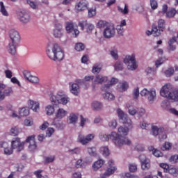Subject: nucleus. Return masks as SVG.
I'll return each mask as SVG.
<instances>
[{
  "label": "nucleus",
  "mask_w": 178,
  "mask_h": 178,
  "mask_svg": "<svg viewBox=\"0 0 178 178\" xmlns=\"http://www.w3.org/2000/svg\"><path fill=\"white\" fill-rule=\"evenodd\" d=\"M47 55L51 60H62L65 57V53L62 50V47L59 44H48L46 50Z\"/></svg>",
  "instance_id": "f257e3e1"
},
{
  "label": "nucleus",
  "mask_w": 178,
  "mask_h": 178,
  "mask_svg": "<svg viewBox=\"0 0 178 178\" xmlns=\"http://www.w3.org/2000/svg\"><path fill=\"white\" fill-rule=\"evenodd\" d=\"M160 95L172 102H178V89L173 90V86L170 84L163 86L160 90Z\"/></svg>",
  "instance_id": "f03ea898"
},
{
  "label": "nucleus",
  "mask_w": 178,
  "mask_h": 178,
  "mask_svg": "<svg viewBox=\"0 0 178 178\" xmlns=\"http://www.w3.org/2000/svg\"><path fill=\"white\" fill-rule=\"evenodd\" d=\"M128 126L126 127V125L120 126L118 129V136L116 137L117 140H120V141L122 143L120 145V147L123 145H130L131 144V140H130L126 136L129 134V131H130V129Z\"/></svg>",
  "instance_id": "7ed1b4c3"
},
{
  "label": "nucleus",
  "mask_w": 178,
  "mask_h": 178,
  "mask_svg": "<svg viewBox=\"0 0 178 178\" xmlns=\"http://www.w3.org/2000/svg\"><path fill=\"white\" fill-rule=\"evenodd\" d=\"M123 63L126 65L128 70L134 71L138 67V63L136 60V54L127 55L123 58Z\"/></svg>",
  "instance_id": "20e7f679"
},
{
  "label": "nucleus",
  "mask_w": 178,
  "mask_h": 178,
  "mask_svg": "<svg viewBox=\"0 0 178 178\" xmlns=\"http://www.w3.org/2000/svg\"><path fill=\"white\" fill-rule=\"evenodd\" d=\"M116 137H118V133L115 131L111 132V134H102L99 136L102 141H109V140H112L116 147H120L122 145L120 139H117Z\"/></svg>",
  "instance_id": "39448f33"
},
{
  "label": "nucleus",
  "mask_w": 178,
  "mask_h": 178,
  "mask_svg": "<svg viewBox=\"0 0 178 178\" xmlns=\"http://www.w3.org/2000/svg\"><path fill=\"white\" fill-rule=\"evenodd\" d=\"M152 136H154V137H156V136H159V138L160 141L166 140V138H168V136L165 132V128L163 127H158L156 125H152Z\"/></svg>",
  "instance_id": "423d86ee"
},
{
  "label": "nucleus",
  "mask_w": 178,
  "mask_h": 178,
  "mask_svg": "<svg viewBox=\"0 0 178 178\" xmlns=\"http://www.w3.org/2000/svg\"><path fill=\"white\" fill-rule=\"evenodd\" d=\"M140 95L142 97H145L149 104H154V101H155L156 98V90L155 89H150L149 90L147 88H144L140 92Z\"/></svg>",
  "instance_id": "0eeeda50"
},
{
  "label": "nucleus",
  "mask_w": 178,
  "mask_h": 178,
  "mask_svg": "<svg viewBox=\"0 0 178 178\" xmlns=\"http://www.w3.org/2000/svg\"><path fill=\"white\" fill-rule=\"evenodd\" d=\"M116 112L122 123H123V124H128L129 129H133V124L131 123V120L129 118L127 114L123 112V110H122V108H118Z\"/></svg>",
  "instance_id": "6e6552de"
},
{
  "label": "nucleus",
  "mask_w": 178,
  "mask_h": 178,
  "mask_svg": "<svg viewBox=\"0 0 178 178\" xmlns=\"http://www.w3.org/2000/svg\"><path fill=\"white\" fill-rule=\"evenodd\" d=\"M65 31L67 34H72V37L74 38L80 34V31L77 29H74V23L72 21L65 22Z\"/></svg>",
  "instance_id": "1a4fd4ad"
},
{
  "label": "nucleus",
  "mask_w": 178,
  "mask_h": 178,
  "mask_svg": "<svg viewBox=\"0 0 178 178\" xmlns=\"http://www.w3.org/2000/svg\"><path fill=\"white\" fill-rule=\"evenodd\" d=\"M159 13L165 15V17L168 19H172L174 16H176V9L174 8L168 9V5L163 4L162 6L161 11H160Z\"/></svg>",
  "instance_id": "9d476101"
},
{
  "label": "nucleus",
  "mask_w": 178,
  "mask_h": 178,
  "mask_svg": "<svg viewBox=\"0 0 178 178\" xmlns=\"http://www.w3.org/2000/svg\"><path fill=\"white\" fill-rule=\"evenodd\" d=\"M0 148L3 151L4 155H12L13 154V147L9 145V143L6 141L0 142Z\"/></svg>",
  "instance_id": "9b49d317"
},
{
  "label": "nucleus",
  "mask_w": 178,
  "mask_h": 178,
  "mask_svg": "<svg viewBox=\"0 0 178 178\" xmlns=\"http://www.w3.org/2000/svg\"><path fill=\"white\" fill-rule=\"evenodd\" d=\"M11 147L13 149H17V152H20L24 149V142H22L19 138H14L11 141Z\"/></svg>",
  "instance_id": "f8f14e48"
},
{
  "label": "nucleus",
  "mask_w": 178,
  "mask_h": 178,
  "mask_svg": "<svg viewBox=\"0 0 178 178\" xmlns=\"http://www.w3.org/2000/svg\"><path fill=\"white\" fill-rule=\"evenodd\" d=\"M95 135L94 134H90L85 136L84 135L79 134L78 136V142L82 144V145H86L90 141L94 140Z\"/></svg>",
  "instance_id": "ddd939ff"
},
{
  "label": "nucleus",
  "mask_w": 178,
  "mask_h": 178,
  "mask_svg": "<svg viewBox=\"0 0 178 178\" xmlns=\"http://www.w3.org/2000/svg\"><path fill=\"white\" fill-rule=\"evenodd\" d=\"M161 107L165 111H168L170 113L175 115V116H178V111L175 108H170V102L168 99H165L161 102Z\"/></svg>",
  "instance_id": "4468645a"
},
{
  "label": "nucleus",
  "mask_w": 178,
  "mask_h": 178,
  "mask_svg": "<svg viewBox=\"0 0 178 178\" xmlns=\"http://www.w3.org/2000/svg\"><path fill=\"white\" fill-rule=\"evenodd\" d=\"M10 42L20 44V34L16 29H11L9 31Z\"/></svg>",
  "instance_id": "2eb2a0df"
},
{
  "label": "nucleus",
  "mask_w": 178,
  "mask_h": 178,
  "mask_svg": "<svg viewBox=\"0 0 178 178\" xmlns=\"http://www.w3.org/2000/svg\"><path fill=\"white\" fill-rule=\"evenodd\" d=\"M26 143H29L28 148L31 152H34L37 151V143H35V136L32 135L29 136L26 140Z\"/></svg>",
  "instance_id": "dca6fc26"
},
{
  "label": "nucleus",
  "mask_w": 178,
  "mask_h": 178,
  "mask_svg": "<svg viewBox=\"0 0 178 178\" xmlns=\"http://www.w3.org/2000/svg\"><path fill=\"white\" fill-rule=\"evenodd\" d=\"M87 9H88V3L86 1L81 0L75 5V12L76 13L84 12Z\"/></svg>",
  "instance_id": "f3484780"
},
{
  "label": "nucleus",
  "mask_w": 178,
  "mask_h": 178,
  "mask_svg": "<svg viewBox=\"0 0 178 178\" xmlns=\"http://www.w3.org/2000/svg\"><path fill=\"white\" fill-rule=\"evenodd\" d=\"M65 34L63 31V26L61 24H56L53 31V35L55 38H62Z\"/></svg>",
  "instance_id": "a211bd4d"
},
{
  "label": "nucleus",
  "mask_w": 178,
  "mask_h": 178,
  "mask_svg": "<svg viewBox=\"0 0 178 178\" xmlns=\"http://www.w3.org/2000/svg\"><path fill=\"white\" fill-rule=\"evenodd\" d=\"M106 81H108V77L104 75L99 74L97 75L93 79L92 82V86L93 88H95V86H97V84H104V83H106Z\"/></svg>",
  "instance_id": "6ab92c4d"
},
{
  "label": "nucleus",
  "mask_w": 178,
  "mask_h": 178,
  "mask_svg": "<svg viewBox=\"0 0 178 178\" xmlns=\"http://www.w3.org/2000/svg\"><path fill=\"white\" fill-rule=\"evenodd\" d=\"M17 17L19 20L22 22V23L27 24L30 22L31 17L29 13H26L24 11H20L17 13Z\"/></svg>",
  "instance_id": "aec40b11"
},
{
  "label": "nucleus",
  "mask_w": 178,
  "mask_h": 178,
  "mask_svg": "<svg viewBox=\"0 0 178 178\" xmlns=\"http://www.w3.org/2000/svg\"><path fill=\"white\" fill-rule=\"evenodd\" d=\"M78 26L79 27H81V30H84V29H86L88 33L92 31V30L95 27V26H94V24H92L91 23H88V22H87V20H83V21L79 22L78 24Z\"/></svg>",
  "instance_id": "412c9836"
},
{
  "label": "nucleus",
  "mask_w": 178,
  "mask_h": 178,
  "mask_svg": "<svg viewBox=\"0 0 178 178\" xmlns=\"http://www.w3.org/2000/svg\"><path fill=\"white\" fill-rule=\"evenodd\" d=\"M108 167L104 172V176H111V175H113L115 172H116V166H115V162L113 160H109L108 162Z\"/></svg>",
  "instance_id": "4be33fe9"
},
{
  "label": "nucleus",
  "mask_w": 178,
  "mask_h": 178,
  "mask_svg": "<svg viewBox=\"0 0 178 178\" xmlns=\"http://www.w3.org/2000/svg\"><path fill=\"white\" fill-rule=\"evenodd\" d=\"M115 33L116 31H115V27L113 26L106 27L103 33L105 38H112V37L115 36Z\"/></svg>",
  "instance_id": "5701e85b"
},
{
  "label": "nucleus",
  "mask_w": 178,
  "mask_h": 178,
  "mask_svg": "<svg viewBox=\"0 0 178 178\" xmlns=\"http://www.w3.org/2000/svg\"><path fill=\"white\" fill-rule=\"evenodd\" d=\"M0 90L3 91L5 97H10L13 95V88L1 83H0Z\"/></svg>",
  "instance_id": "b1692460"
},
{
  "label": "nucleus",
  "mask_w": 178,
  "mask_h": 178,
  "mask_svg": "<svg viewBox=\"0 0 178 178\" xmlns=\"http://www.w3.org/2000/svg\"><path fill=\"white\" fill-rule=\"evenodd\" d=\"M54 113L55 119H57L58 120H62L63 118H66V115H67V111L63 108H58Z\"/></svg>",
  "instance_id": "393cba45"
},
{
  "label": "nucleus",
  "mask_w": 178,
  "mask_h": 178,
  "mask_svg": "<svg viewBox=\"0 0 178 178\" xmlns=\"http://www.w3.org/2000/svg\"><path fill=\"white\" fill-rule=\"evenodd\" d=\"M19 43H15L13 42H10L8 46L7 47L8 51L11 55H15L16 51L17 49V47H19Z\"/></svg>",
  "instance_id": "a878e982"
},
{
  "label": "nucleus",
  "mask_w": 178,
  "mask_h": 178,
  "mask_svg": "<svg viewBox=\"0 0 178 178\" xmlns=\"http://www.w3.org/2000/svg\"><path fill=\"white\" fill-rule=\"evenodd\" d=\"M29 105L33 112H38L40 111V103L34 100H29Z\"/></svg>",
  "instance_id": "bb28decb"
},
{
  "label": "nucleus",
  "mask_w": 178,
  "mask_h": 178,
  "mask_svg": "<svg viewBox=\"0 0 178 178\" xmlns=\"http://www.w3.org/2000/svg\"><path fill=\"white\" fill-rule=\"evenodd\" d=\"M70 92L74 95H79L80 94V87L77 83H72L70 87Z\"/></svg>",
  "instance_id": "cd10ccee"
},
{
  "label": "nucleus",
  "mask_w": 178,
  "mask_h": 178,
  "mask_svg": "<svg viewBox=\"0 0 178 178\" xmlns=\"http://www.w3.org/2000/svg\"><path fill=\"white\" fill-rule=\"evenodd\" d=\"M126 24V20L123 19L121 21L120 24L116 26V30L119 35H123V33H124V28L123 27H124Z\"/></svg>",
  "instance_id": "c85d7f7f"
},
{
  "label": "nucleus",
  "mask_w": 178,
  "mask_h": 178,
  "mask_svg": "<svg viewBox=\"0 0 178 178\" xmlns=\"http://www.w3.org/2000/svg\"><path fill=\"white\" fill-rule=\"evenodd\" d=\"M118 88L120 92H124V91H127L129 89V83L125 81L120 82L118 85Z\"/></svg>",
  "instance_id": "c756f323"
},
{
  "label": "nucleus",
  "mask_w": 178,
  "mask_h": 178,
  "mask_svg": "<svg viewBox=\"0 0 178 178\" xmlns=\"http://www.w3.org/2000/svg\"><path fill=\"white\" fill-rule=\"evenodd\" d=\"M78 119H79V115H77V114L71 113L70 114L67 122V123H69V124H74V123H77Z\"/></svg>",
  "instance_id": "7c9ffc66"
},
{
  "label": "nucleus",
  "mask_w": 178,
  "mask_h": 178,
  "mask_svg": "<svg viewBox=\"0 0 178 178\" xmlns=\"http://www.w3.org/2000/svg\"><path fill=\"white\" fill-rule=\"evenodd\" d=\"M62 95H60V92H58L56 95L51 94L49 96V100L51 104H58L59 103V98Z\"/></svg>",
  "instance_id": "2f4dec72"
},
{
  "label": "nucleus",
  "mask_w": 178,
  "mask_h": 178,
  "mask_svg": "<svg viewBox=\"0 0 178 178\" xmlns=\"http://www.w3.org/2000/svg\"><path fill=\"white\" fill-rule=\"evenodd\" d=\"M149 152H152V154H153V155L154 156H156V158H159L161 156H163V154H162V152H161V150H158L156 149H155L154 147L150 146L148 148Z\"/></svg>",
  "instance_id": "473e14b6"
},
{
  "label": "nucleus",
  "mask_w": 178,
  "mask_h": 178,
  "mask_svg": "<svg viewBox=\"0 0 178 178\" xmlns=\"http://www.w3.org/2000/svg\"><path fill=\"white\" fill-rule=\"evenodd\" d=\"M45 113L47 116H52L55 113V106L52 104H48L45 106Z\"/></svg>",
  "instance_id": "72a5a7b5"
},
{
  "label": "nucleus",
  "mask_w": 178,
  "mask_h": 178,
  "mask_svg": "<svg viewBox=\"0 0 178 178\" xmlns=\"http://www.w3.org/2000/svg\"><path fill=\"white\" fill-rule=\"evenodd\" d=\"M60 98L58 100V104H61V105H66L67 102H69V97L65 95L63 92H60Z\"/></svg>",
  "instance_id": "f704fd0d"
},
{
  "label": "nucleus",
  "mask_w": 178,
  "mask_h": 178,
  "mask_svg": "<svg viewBox=\"0 0 178 178\" xmlns=\"http://www.w3.org/2000/svg\"><path fill=\"white\" fill-rule=\"evenodd\" d=\"M104 163H105V161L103 159L97 160L92 165L93 170H95V172H97L98 169L102 168V166L104 165Z\"/></svg>",
  "instance_id": "c9c22d12"
},
{
  "label": "nucleus",
  "mask_w": 178,
  "mask_h": 178,
  "mask_svg": "<svg viewBox=\"0 0 178 178\" xmlns=\"http://www.w3.org/2000/svg\"><path fill=\"white\" fill-rule=\"evenodd\" d=\"M118 81L119 80L118 79L112 78L110 81V84L103 86L102 88V90L103 91H107V90H109V87H111V86H113V84H116L117 83H118Z\"/></svg>",
  "instance_id": "e433bc0d"
},
{
  "label": "nucleus",
  "mask_w": 178,
  "mask_h": 178,
  "mask_svg": "<svg viewBox=\"0 0 178 178\" xmlns=\"http://www.w3.org/2000/svg\"><path fill=\"white\" fill-rule=\"evenodd\" d=\"M92 108L95 111H101L104 108V104L101 102L95 101L92 103Z\"/></svg>",
  "instance_id": "4c0bfd02"
},
{
  "label": "nucleus",
  "mask_w": 178,
  "mask_h": 178,
  "mask_svg": "<svg viewBox=\"0 0 178 178\" xmlns=\"http://www.w3.org/2000/svg\"><path fill=\"white\" fill-rule=\"evenodd\" d=\"M165 77H172L175 74V68L173 67H170L163 72Z\"/></svg>",
  "instance_id": "58836bf2"
},
{
  "label": "nucleus",
  "mask_w": 178,
  "mask_h": 178,
  "mask_svg": "<svg viewBox=\"0 0 178 178\" xmlns=\"http://www.w3.org/2000/svg\"><path fill=\"white\" fill-rule=\"evenodd\" d=\"M9 133L10 136L16 137V136H19V133H20V129L17 127H12L9 131Z\"/></svg>",
  "instance_id": "ea45409f"
},
{
  "label": "nucleus",
  "mask_w": 178,
  "mask_h": 178,
  "mask_svg": "<svg viewBox=\"0 0 178 178\" xmlns=\"http://www.w3.org/2000/svg\"><path fill=\"white\" fill-rule=\"evenodd\" d=\"M8 109V114L11 118H19V115H17V113H16V111H15V108L11 105H8L7 106Z\"/></svg>",
  "instance_id": "a19ab883"
},
{
  "label": "nucleus",
  "mask_w": 178,
  "mask_h": 178,
  "mask_svg": "<svg viewBox=\"0 0 178 178\" xmlns=\"http://www.w3.org/2000/svg\"><path fill=\"white\" fill-rule=\"evenodd\" d=\"M117 9L120 13H122V15H127L129 14V6L127 4L124 5V8L120 7V6H118Z\"/></svg>",
  "instance_id": "79ce46f5"
},
{
  "label": "nucleus",
  "mask_w": 178,
  "mask_h": 178,
  "mask_svg": "<svg viewBox=\"0 0 178 178\" xmlns=\"http://www.w3.org/2000/svg\"><path fill=\"white\" fill-rule=\"evenodd\" d=\"M104 99L106 101H114L115 95L109 92H107L103 95Z\"/></svg>",
  "instance_id": "37998d69"
},
{
  "label": "nucleus",
  "mask_w": 178,
  "mask_h": 178,
  "mask_svg": "<svg viewBox=\"0 0 178 178\" xmlns=\"http://www.w3.org/2000/svg\"><path fill=\"white\" fill-rule=\"evenodd\" d=\"M118 54H119V51H118V49H112L110 51V54L114 60H118L119 59Z\"/></svg>",
  "instance_id": "c03bdc74"
},
{
  "label": "nucleus",
  "mask_w": 178,
  "mask_h": 178,
  "mask_svg": "<svg viewBox=\"0 0 178 178\" xmlns=\"http://www.w3.org/2000/svg\"><path fill=\"white\" fill-rule=\"evenodd\" d=\"M123 63L122 61H116V63L114 65V69L116 72H120L123 70Z\"/></svg>",
  "instance_id": "a18cd8bd"
},
{
  "label": "nucleus",
  "mask_w": 178,
  "mask_h": 178,
  "mask_svg": "<svg viewBox=\"0 0 178 178\" xmlns=\"http://www.w3.org/2000/svg\"><path fill=\"white\" fill-rule=\"evenodd\" d=\"M168 60V58L166 57H161L157 59L155 62V66L156 68L159 67L161 65H163L165 62Z\"/></svg>",
  "instance_id": "49530a36"
},
{
  "label": "nucleus",
  "mask_w": 178,
  "mask_h": 178,
  "mask_svg": "<svg viewBox=\"0 0 178 178\" xmlns=\"http://www.w3.org/2000/svg\"><path fill=\"white\" fill-rule=\"evenodd\" d=\"M100 152L104 156H109V154H111L109 152V148L106 146H102L100 147Z\"/></svg>",
  "instance_id": "de8ad7c7"
},
{
  "label": "nucleus",
  "mask_w": 178,
  "mask_h": 178,
  "mask_svg": "<svg viewBox=\"0 0 178 178\" xmlns=\"http://www.w3.org/2000/svg\"><path fill=\"white\" fill-rule=\"evenodd\" d=\"M149 160H146V161L140 163L141 169H143V170H148L149 168H151V164L149 163Z\"/></svg>",
  "instance_id": "09e8293b"
},
{
  "label": "nucleus",
  "mask_w": 178,
  "mask_h": 178,
  "mask_svg": "<svg viewBox=\"0 0 178 178\" xmlns=\"http://www.w3.org/2000/svg\"><path fill=\"white\" fill-rule=\"evenodd\" d=\"M0 12L3 15V16H9V13L5 8V5H3V2H0Z\"/></svg>",
  "instance_id": "8fccbe9b"
},
{
  "label": "nucleus",
  "mask_w": 178,
  "mask_h": 178,
  "mask_svg": "<svg viewBox=\"0 0 178 178\" xmlns=\"http://www.w3.org/2000/svg\"><path fill=\"white\" fill-rule=\"evenodd\" d=\"M101 69H102V64L96 63L92 70V73H99L101 72Z\"/></svg>",
  "instance_id": "3c124183"
},
{
  "label": "nucleus",
  "mask_w": 178,
  "mask_h": 178,
  "mask_svg": "<svg viewBox=\"0 0 178 178\" xmlns=\"http://www.w3.org/2000/svg\"><path fill=\"white\" fill-rule=\"evenodd\" d=\"M26 2L32 9H34V10L38 9V3L37 1L26 0Z\"/></svg>",
  "instance_id": "603ef678"
},
{
  "label": "nucleus",
  "mask_w": 178,
  "mask_h": 178,
  "mask_svg": "<svg viewBox=\"0 0 178 178\" xmlns=\"http://www.w3.org/2000/svg\"><path fill=\"white\" fill-rule=\"evenodd\" d=\"M95 15H97V8L95 7H92L88 10V17H94Z\"/></svg>",
  "instance_id": "864d4df0"
},
{
  "label": "nucleus",
  "mask_w": 178,
  "mask_h": 178,
  "mask_svg": "<svg viewBox=\"0 0 178 178\" xmlns=\"http://www.w3.org/2000/svg\"><path fill=\"white\" fill-rule=\"evenodd\" d=\"M152 34L154 37H159L161 35V29H158L156 26H152Z\"/></svg>",
  "instance_id": "5fc2aeb1"
},
{
  "label": "nucleus",
  "mask_w": 178,
  "mask_h": 178,
  "mask_svg": "<svg viewBox=\"0 0 178 178\" xmlns=\"http://www.w3.org/2000/svg\"><path fill=\"white\" fill-rule=\"evenodd\" d=\"M172 144L169 142H165L164 145H162L161 149L162 151H169V149H172Z\"/></svg>",
  "instance_id": "6e6d98bb"
},
{
  "label": "nucleus",
  "mask_w": 178,
  "mask_h": 178,
  "mask_svg": "<svg viewBox=\"0 0 178 178\" xmlns=\"http://www.w3.org/2000/svg\"><path fill=\"white\" fill-rule=\"evenodd\" d=\"M167 173H170V175H178V168L175 166H170L168 171Z\"/></svg>",
  "instance_id": "4d7b16f0"
},
{
  "label": "nucleus",
  "mask_w": 178,
  "mask_h": 178,
  "mask_svg": "<svg viewBox=\"0 0 178 178\" xmlns=\"http://www.w3.org/2000/svg\"><path fill=\"white\" fill-rule=\"evenodd\" d=\"M28 81L32 83L33 84H38L40 83V79L35 76H31V77L28 79Z\"/></svg>",
  "instance_id": "13d9d810"
},
{
  "label": "nucleus",
  "mask_w": 178,
  "mask_h": 178,
  "mask_svg": "<svg viewBox=\"0 0 178 178\" xmlns=\"http://www.w3.org/2000/svg\"><path fill=\"white\" fill-rule=\"evenodd\" d=\"M160 168H161V169H163V172L164 173H168L170 166H169V164L166 163H161L159 164Z\"/></svg>",
  "instance_id": "bf43d9fd"
},
{
  "label": "nucleus",
  "mask_w": 178,
  "mask_h": 178,
  "mask_svg": "<svg viewBox=\"0 0 178 178\" xmlns=\"http://www.w3.org/2000/svg\"><path fill=\"white\" fill-rule=\"evenodd\" d=\"M30 111L29 108H22L19 110V115L20 116H29Z\"/></svg>",
  "instance_id": "052dcab7"
},
{
  "label": "nucleus",
  "mask_w": 178,
  "mask_h": 178,
  "mask_svg": "<svg viewBox=\"0 0 178 178\" xmlns=\"http://www.w3.org/2000/svg\"><path fill=\"white\" fill-rule=\"evenodd\" d=\"M88 152L90 156H97V149L95 147H88Z\"/></svg>",
  "instance_id": "680f3d73"
},
{
  "label": "nucleus",
  "mask_w": 178,
  "mask_h": 178,
  "mask_svg": "<svg viewBox=\"0 0 178 178\" xmlns=\"http://www.w3.org/2000/svg\"><path fill=\"white\" fill-rule=\"evenodd\" d=\"M84 48H86V46H84L83 43H76L75 45V49L78 51V52L84 51Z\"/></svg>",
  "instance_id": "e2e57ef3"
},
{
  "label": "nucleus",
  "mask_w": 178,
  "mask_h": 178,
  "mask_svg": "<svg viewBox=\"0 0 178 178\" xmlns=\"http://www.w3.org/2000/svg\"><path fill=\"white\" fill-rule=\"evenodd\" d=\"M158 27L161 30V31H163V30H165V20L164 19L159 20Z\"/></svg>",
  "instance_id": "0e129e2a"
},
{
  "label": "nucleus",
  "mask_w": 178,
  "mask_h": 178,
  "mask_svg": "<svg viewBox=\"0 0 178 178\" xmlns=\"http://www.w3.org/2000/svg\"><path fill=\"white\" fill-rule=\"evenodd\" d=\"M127 107L129 109V115L134 116V115H136V113H137V111L134 108L130 106V104H127Z\"/></svg>",
  "instance_id": "69168bd1"
},
{
  "label": "nucleus",
  "mask_w": 178,
  "mask_h": 178,
  "mask_svg": "<svg viewBox=\"0 0 178 178\" xmlns=\"http://www.w3.org/2000/svg\"><path fill=\"white\" fill-rule=\"evenodd\" d=\"M145 72L147 74H156V70L150 67H148Z\"/></svg>",
  "instance_id": "338daca9"
},
{
  "label": "nucleus",
  "mask_w": 178,
  "mask_h": 178,
  "mask_svg": "<svg viewBox=\"0 0 178 178\" xmlns=\"http://www.w3.org/2000/svg\"><path fill=\"white\" fill-rule=\"evenodd\" d=\"M169 162L171 163H177L178 162V155H172L169 159Z\"/></svg>",
  "instance_id": "774afa93"
}]
</instances>
